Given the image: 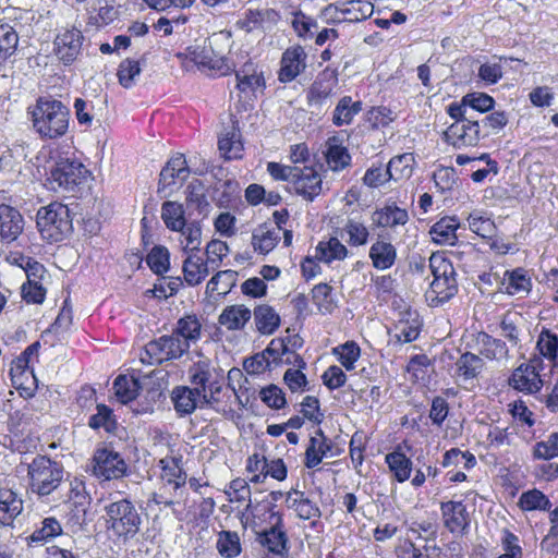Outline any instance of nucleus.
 <instances>
[{"instance_id":"obj_17","label":"nucleus","mask_w":558,"mask_h":558,"mask_svg":"<svg viewBox=\"0 0 558 558\" xmlns=\"http://www.w3.org/2000/svg\"><path fill=\"white\" fill-rule=\"evenodd\" d=\"M24 219L21 213L9 205H0V239L4 243L14 242L23 232Z\"/></svg>"},{"instance_id":"obj_55","label":"nucleus","mask_w":558,"mask_h":558,"mask_svg":"<svg viewBox=\"0 0 558 558\" xmlns=\"http://www.w3.org/2000/svg\"><path fill=\"white\" fill-rule=\"evenodd\" d=\"M519 506L524 511H548L551 507V502L541 490L531 489L521 495Z\"/></svg>"},{"instance_id":"obj_20","label":"nucleus","mask_w":558,"mask_h":558,"mask_svg":"<svg viewBox=\"0 0 558 558\" xmlns=\"http://www.w3.org/2000/svg\"><path fill=\"white\" fill-rule=\"evenodd\" d=\"M328 168L333 172L344 170L351 165V155L339 137H329L324 153Z\"/></svg>"},{"instance_id":"obj_40","label":"nucleus","mask_w":558,"mask_h":558,"mask_svg":"<svg viewBox=\"0 0 558 558\" xmlns=\"http://www.w3.org/2000/svg\"><path fill=\"white\" fill-rule=\"evenodd\" d=\"M330 444L322 429H318L315 436L311 437L305 451V466L313 469L317 466L326 453L330 450Z\"/></svg>"},{"instance_id":"obj_59","label":"nucleus","mask_w":558,"mask_h":558,"mask_svg":"<svg viewBox=\"0 0 558 558\" xmlns=\"http://www.w3.org/2000/svg\"><path fill=\"white\" fill-rule=\"evenodd\" d=\"M62 533V526L56 518H46L41 522V526L36 529L31 535L29 541L32 543H43L60 535Z\"/></svg>"},{"instance_id":"obj_37","label":"nucleus","mask_w":558,"mask_h":558,"mask_svg":"<svg viewBox=\"0 0 558 558\" xmlns=\"http://www.w3.org/2000/svg\"><path fill=\"white\" fill-rule=\"evenodd\" d=\"M385 461L397 482L403 483L410 478L413 463L399 448L386 454Z\"/></svg>"},{"instance_id":"obj_2","label":"nucleus","mask_w":558,"mask_h":558,"mask_svg":"<svg viewBox=\"0 0 558 558\" xmlns=\"http://www.w3.org/2000/svg\"><path fill=\"white\" fill-rule=\"evenodd\" d=\"M31 114L34 130L44 140L59 138L68 131L70 111L60 100L39 97Z\"/></svg>"},{"instance_id":"obj_31","label":"nucleus","mask_w":558,"mask_h":558,"mask_svg":"<svg viewBox=\"0 0 558 558\" xmlns=\"http://www.w3.org/2000/svg\"><path fill=\"white\" fill-rule=\"evenodd\" d=\"M459 222L456 217H444L429 230L432 240L440 245H454L458 241Z\"/></svg>"},{"instance_id":"obj_54","label":"nucleus","mask_w":558,"mask_h":558,"mask_svg":"<svg viewBox=\"0 0 558 558\" xmlns=\"http://www.w3.org/2000/svg\"><path fill=\"white\" fill-rule=\"evenodd\" d=\"M19 35L9 24H0V64L11 58L17 48Z\"/></svg>"},{"instance_id":"obj_36","label":"nucleus","mask_w":558,"mask_h":558,"mask_svg":"<svg viewBox=\"0 0 558 558\" xmlns=\"http://www.w3.org/2000/svg\"><path fill=\"white\" fill-rule=\"evenodd\" d=\"M362 109L361 101H353L352 97L343 96L333 109L332 123L336 126L350 125Z\"/></svg>"},{"instance_id":"obj_64","label":"nucleus","mask_w":558,"mask_h":558,"mask_svg":"<svg viewBox=\"0 0 558 558\" xmlns=\"http://www.w3.org/2000/svg\"><path fill=\"white\" fill-rule=\"evenodd\" d=\"M291 24L298 36L303 39L312 38L318 29L317 22L301 11L293 14Z\"/></svg>"},{"instance_id":"obj_18","label":"nucleus","mask_w":558,"mask_h":558,"mask_svg":"<svg viewBox=\"0 0 558 558\" xmlns=\"http://www.w3.org/2000/svg\"><path fill=\"white\" fill-rule=\"evenodd\" d=\"M445 526L452 534H463L469 526V514L462 501H446L440 505Z\"/></svg>"},{"instance_id":"obj_34","label":"nucleus","mask_w":558,"mask_h":558,"mask_svg":"<svg viewBox=\"0 0 558 558\" xmlns=\"http://www.w3.org/2000/svg\"><path fill=\"white\" fill-rule=\"evenodd\" d=\"M484 361L478 355L465 352L456 362V376L462 381L476 378L484 368Z\"/></svg>"},{"instance_id":"obj_5","label":"nucleus","mask_w":558,"mask_h":558,"mask_svg":"<svg viewBox=\"0 0 558 558\" xmlns=\"http://www.w3.org/2000/svg\"><path fill=\"white\" fill-rule=\"evenodd\" d=\"M62 463L47 456H37L27 466L28 488L39 499L50 496L63 483Z\"/></svg>"},{"instance_id":"obj_62","label":"nucleus","mask_w":558,"mask_h":558,"mask_svg":"<svg viewBox=\"0 0 558 558\" xmlns=\"http://www.w3.org/2000/svg\"><path fill=\"white\" fill-rule=\"evenodd\" d=\"M349 235L348 243L352 246H361L367 243L369 231L367 227L355 219H349L343 227Z\"/></svg>"},{"instance_id":"obj_48","label":"nucleus","mask_w":558,"mask_h":558,"mask_svg":"<svg viewBox=\"0 0 558 558\" xmlns=\"http://www.w3.org/2000/svg\"><path fill=\"white\" fill-rule=\"evenodd\" d=\"M216 548L223 558H235L242 551L238 532L221 531L217 535Z\"/></svg>"},{"instance_id":"obj_42","label":"nucleus","mask_w":558,"mask_h":558,"mask_svg":"<svg viewBox=\"0 0 558 558\" xmlns=\"http://www.w3.org/2000/svg\"><path fill=\"white\" fill-rule=\"evenodd\" d=\"M407 318H400L395 325L393 338L398 343L414 341L420 335L421 324L416 314H407Z\"/></svg>"},{"instance_id":"obj_60","label":"nucleus","mask_w":558,"mask_h":558,"mask_svg":"<svg viewBox=\"0 0 558 558\" xmlns=\"http://www.w3.org/2000/svg\"><path fill=\"white\" fill-rule=\"evenodd\" d=\"M332 353L338 356V361L347 371H351L354 368V363L360 357L361 350L355 342L348 341L333 348Z\"/></svg>"},{"instance_id":"obj_9","label":"nucleus","mask_w":558,"mask_h":558,"mask_svg":"<svg viewBox=\"0 0 558 558\" xmlns=\"http://www.w3.org/2000/svg\"><path fill=\"white\" fill-rule=\"evenodd\" d=\"M128 464L122 456L111 447H100L94 451L90 461L92 474L102 481L119 480L128 474Z\"/></svg>"},{"instance_id":"obj_25","label":"nucleus","mask_w":558,"mask_h":558,"mask_svg":"<svg viewBox=\"0 0 558 558\" xmlns=\"http://www.w3.org/2000/svg\"><path fill=\"white\" fill-rule=\"evenodd\" d=\"M236 87L241 93H256L265 87V80L263 73L257 70V66L252 62H246L235 73Z\"/></svg>"},{"instance_id":"obj_50","label":"nucleus","mask_w":558,"mask_h":558,"mask_svg":"<svg viewBox=\"0 0 558 558\" xmlns=\"http://www.w3.org/2000/svg\"><path fill=\"white\" fill-rule=\"evenodd\" d=\"M186 205L194 207L198 214L206 215L208 211L209 203L206 198L205 186L202 181L194 179L186 187Z\"/></svg>"},{"instance_id":"obj_13","label":"nucleus","mask_w":558,"mask_h":558,"mask_svg":"<svg viewBox=\"0 0 558 558\" xmlns=\"http://www.w3.org/2000/svg\"><path fill=\"white\" fill-rule=\"evenodd\" d=\"M82 43L83 35L80 29H63L54 38L53 52L64 64H70L80 54Z\"/></svg>"},{"instance_id":"obj_47","label":"nucleus","mask_w":558,"mask_h":558,"mask_svg":"<svg viewBox=\"0 0 558 558\" xmlns=\"http://www.w3.org/2000/svg\"><path fill=\"white\" fill-rule=\"evenodd\" d=\"M536 351L554 365L558 359V333L543 328L536 341Z\"/></svg>"},{"instance_id":"obj_15","label":"nucleus","mask_w":558,"mask_h":558,"mask_svg":"<svg viewBox=\"0 0 558 558\" xmlns=\"http://www.w3.org/2000/svg\"><path fill=\"white\" fill-rule=\"evenodd\" d=\"M190 175V168L183 154L172 156L161 169L158 192L181 186Z\"/></svg>"},{"instance_id":"obj_63","label":"nucleus","mask_w":558,"mask_h":558,"mask_svg":"<svg viewBox=\"0 0 558 558\" xmlns=\"http://www.w3.org/2000/svg\"><path fill=\"white\" fill-rule=\"evenodd\" d=\"M141 66L138 61L132 59L123 60L118 70L119 83L124 88H131L135 84L136 77L141 74Z\"/></svg>"},{"instance_id":"obj_39","label":"nucleus","mask_w":558,"mask_h":558,"mask_svg":"<svg viewBox=\"0 0 558 558\" xmlns=\"http://www.w3.org/2000/svg\"><path fill=\"white\" fill-rule=\"evenodd\" d=\"M476 341L480 345L481 355L488 360L500 361L508 356L509 349L506 342L500 339L494 338L486 332H480Z\"/></svg>"},{"instance_id":"obj_26","label":"nucleus","mask_w":558,"mask_h":558,"mask_svg":"<svg viewBox=\"0 0 558 558\" xmlns=\"http://www.w3.org/2000/svg\"><path fill=\"white\" fill-rule=\"evenodd\" d=\"M23 511V500L11 489H0V525L10 526Z\"/></svg>"},{"instance_id":"obj_35","label":"nucleus","mask_w":558,"mask_h":558,"mask_svg":"<svg viewBox=\"0 0 558 558\" xmlns=\"http://www.w3.org/2000/svg\"><path fill=\"white\" fill-rule=\"evenodd\" d=\"M369 258L376 269H389L397 258L396 247L390 242L376 241L369 248Z\"/></svg>"},{"instance_id":"obj_6","label":"nucleus","mask_w":558,"mask_h":558,"mask_svg":"<svg viewBox=\"0 0 558 558\" xmlns=\"http://www.w3.org/2000/svg\"><path fill=\"white\" fill-rule=\"evenodd\" d=\"M429 268L434 279L425 292V299L429 306L437 307L457 294L456 270L452 263L439 254H432Z\"/></svg>"},{"instance_id":"obj_43","label":"nucleus","mask_w":558,"mask_h":558,"mask_svg":"<svg viewBox=\"0 0 558 558\" xmlns=\"http://www.w3.org/2000/svg\"><path fill=\"white\" fill-rule=\"evenodd\" d=\"M202 325L196 316L187 315L180 318L177 322L175 327L172 332L180 339L185 340L189 344V349L191 344L196 342L201 337Z\"/></svg>"},{"instance_id":"obj_11","label":"nucleus","mask_w":558,"mask_h":558,"mask_svg":"<svg viewBox=\"0 0 558 558\" xmlns=\"http://www.w3.org/2000/svg\"><path fill=\"white\" fill-rule=\"evenodd\" d=\"M86 172L85 167L81 162L63 159L58 161L51 169L48 180L51 189L54 191L58 189L73 191L82 182Z\"/></svg>"},{"instance_id":"obj_44","label":"nucleus","mask_w":558,"mask_h":558,"mask_svg":"<svg viewBox=\"0 0 558 558\" xmlns=\"http://www.w3.org/2000/svg\"><path fill=\"white\" fill-rule=\"evenodd\" d=\"M161 219L169 230H182L186 225L183 205L172 201L165 202L161 206Z\"/></svg>"},{"instance_id":"obj_49","label":"nucleus","mask_w":558,"mask_h":558,"mask_svg":"<svg viewBox=\"0 0 558 558\" xmlns=\"http://www.w3.org/2000/svg\"><path fill=\"white\" fill-rule=\"evenodd\" d=\"M140 388L138 379L134 376L119 375L113 381L114 395L121 403L133 401Z\"/></svg>"},{"instance_id":"obj_51","label":"nucleus","mask_w":558,"mask_h":558,"mask_svg":"<svg viewBox=\"0 0 558 558\" xmlns=\"http://www.w3.org/2000/svg\"><path fill=\"white\" fill-rule=\"evenodd\" d=\"M280 239L279 229L258 228L253 232L252 245L256 252L267 254L272 251Z\"/></svg>"},{"instance_id":"obj_58","label":"nucleus","mask_w":558,"mask_h":558,"mask_svg":"<svg viewBox=\"0 0 558 558\" xmlns=\"http://www.w3.org/2000/svg\"><path fill=\"white\" fill-rule=\"evenodd\" d=\"M226 494L230 502L245 504V510L251 508V487L248 483L241 477L234 478L230 482Z\"/></svg>"},{"instance_id":"obj_16","label":"nucleus","mask_w":558,"mask_h":558,"mask_svg":"<svg viewBox=\"0 0 558 558\" xmlns=\"http://www.w3.org/2000/svg\"><path fill=\"white\" fill-rule=\"evenodd\" d=\"M181 458L167 457L160 460L161 481L163 490L172 488L174 496L181 495V488L186 483V474L181 465Z\"/></svg>"},{"instance_id":"obj_23","label":"nucleus","mask_w":558,"mask_h":558,"mask_svg":"<svg viewBox=\"0 0 558 558\" xmlns=\"http://www.w3.org/2000/svg\"><path fill=\"white\" fill-rule=\"evenodd\" d=\"M26 266L28 267L26 269L27 281L21 287L22 298L26 303L41 304L46 296V290L36 279V272L43 270V266L37 262L31 265L29 260Z\"/></svg>"},{"instance_id":"obj_45","label":"nucleus","mask_w":558,"mask_h":558,"mask_svg":"<svg viewBox=\"0 0 558 558\" xmlns=\"http://www.w3.org/2000/svg\"><path fill=\"white\" fill-rule=\"evenodd\" d=\"M342 20L349 23L361 22L373 14L374 7L368 1L351 0L340 3Z\"/></svg>"},{"instance_id":"obj_52","label":"nucleus","mask_w":558,"mask_h":558,"mask_svg":"<svg viewBox=\"0 0 558 558\" xmlns=\"http://www.w3.org/2000/svg\"><path fill=\"white\" fill-rule=\"evenodd\" d=\"M522 318L517 313H507L500 322L501 336L510 343L511 347H518L521 342L522 330L520 325Z\"/></svg>"},{"instance_id":"obj_30","label":"nucleus","mask_w":558,"mask_h":558,"mask_svg":"<svg viewBox=\"0 0 558 558\" xmlns=\"http://www.w3.org/2000/svg\"><path fill=\"white\" fill-rule=\"evenodd\" d=\"M252 312L243 304L229 305L218 317V323L228 330L243 329L251 319Z\"/></svg>"},{"instance_id":"obj_10","label":"nucleus","mask_w":558,"mask_h":558,"mask_svg":"<svg viewBox=\"0 0 558 558\" xmlns=\"http://www.w3.org/2000/svg\"><path fill=\"white\" fill-rule=\"evenodd\" d=\"M175 57L181 60L182 66L187 71L197 66L215 71L218 75H227L233 69L227 59L216 57L213 49L205 46L189 47L184 52L177 53Z\"/></svg>"},{"instance_id":"obj_4","label":"nucleus","mask_w":558,"mask_h":558,"mask_svg":"<svg viewBox=\"0 0 558 558\" xmlns=\"http://www.w3.org/2000/svg\"><path fill=\"white\" fill-rule=\"evenodd\" d=\"M447 113L454 122L445 131V140L454 148L475 147L481 138L488 136V132H482L480 122L471 114H465L464 107L458 106V102H451Z\"/></svg>"},{"instance_id":"obj_29","label":"nucleus","mask_w":558,"mask_h":558,"mask_svg":"<svg viewBox=\"0 0 558 558\" xmlns=\"http://www.w3.org/2000/svg\"><path fill=\"white\" fill-rule=\"evenodd\" d=\"M274 14L275 11L270 9L248 8L238 19L235 27L245 33L263 29L264 23Z\"/></svg>"},{"instance_id":"obj_3","label":"nucleus","mask_w":558,"mask_h":558,"mask_svg":"<svg viewBox=\"0 0 558 558\" xmlns=\"http://www.w3.org/2000/svg\"><path fill=\"white\" fill-rule=\"evenodd\" d=\"M104 520L108 533L123 542L135 537L143 523L138 509L126 498L107 504L104 507Z\"/></svg>"},{"instance_id":"obj_14","label":"nucleus","mask_w":558,"mask_h":558,"mask_svg":"<svg viewBox=\"0 0 558 558\" xmlns=\"http://www.w3.org/2000/svg\"><path fill=\"white\" fill-rule=\"evenodd\" d=\"M307 54L300 45H294L284 50L280 61L278 78L281 83L292 82L306 69Z\"/></svg>"},{"instance_id":"obj_19","label":"nucleus","mask_w":558,"mask_h":558,"mask_svg":"<svg viewBox=\"0 0 558 558\" xmlns=\"http://www.w3.org/2000/svg\"><path fill=\"white\" fill-rule=\"evenodd\" d=\"M292 184L295 193L307 201H313L322 192V178L311 167L299 168Z\"/></svg>"},{"instance_id":"obj_1","label":"nucleus","mask_w":558,"mask_h":558,"mask_svg":"<svg viewBox=\"0 0 558 558\" xmlns=\"http://www.w3.org/2000/svg\"><path fill=\"white\" fill-rule=\"evenodd\" d=\"M192 387L178 386L172 390L171 400L180 416L192 414L196 408L216 409L220 402L222 383L215 376L208 361H198L189 369Z\"/></svg>"},{"instance_id":"obj_8","label":"nucleus","mask_w":558,"mask_h":558,"mask_svg":"<svg viewBox=\"0 0 558 558\" xmlns=\"http://www.w3.org/2000/svg\"><path fill=\"white\" fill-rule=\"evenodd\" d=\"M189 352V344L173 332L150 340L141 355V361L149 365H161L181 359Z\"/></svg>"},{"instance_id":"obj_33","label":"nucleus","mask_w":558,"mask_h":558,"mask_svg":"<svg viewBox=\"0 0 558 558\" xmlns=\"http://www.w3.org/2000/svg\"><path fill=\"white\" fill-rule=\"evenodd\" d=\"M288 508L293 509L296 515L303 520L319 518V508L304 496V493L292 489L286 494Z\"/></svg>"},{"instance_id":"obj_57","label":"nucleus","mask_w":558,"mask_h":558,"mask_svg":"<svg viewBox=\"0 0 558 558\" xmlns=\"http://www.w3.org/2000/svg\"><path fill=\"white\" fill-rule=\"evenodd\" d=\"M495 100L487 94L484 93H471L463 96L462 100L458 102V106L464 107V113L470 114L469 110H475L478 112H486L494 108Z\"/></svg>"},{"instance_id":"obj_38","label":"nucleus","mask_w":558,"mask_h":558,"mask_svg":"<svg viewBox=\"0 0 558 558\" xmlns=\"http://www.w3.org/2000/svg\"><path fill=\"white\" fill-rule=\"evenodd\" d=\"M253 315L256 329L262 335H272L280 326V316L270 305L256 306Z\"/></svg>"},{"instance_id":"obj_21","label":"nucleus","mask_w":558,"mask_h":558,"mask_svg":"<svg viewBox=\"0 0 558 558\" xmlns=\"http://www.w3.org/2000/svg\"><path fill=\"white\" fill-rule=\"evenodd\" d=\"M509 385L521 392L536 393L542 389L544 383L541 374H536L521 364L513 371L509 378Z\"/></svg>"},{"instance_id":"obj_46","label":"nucleus","mask_w":558,"mask_h":558,"mask_svg":"<svg viewBox=\"0 0 558 558\" xmlns=\"http://www.w3.org/2000/svg\"><path fill=\"white\" fill-rule=\"evenodd\" d=\"M347 255L348 248L337 238L322 241L316 247V258L327 264L333 260H343Z\"/></svg>"},{"instance_id":"obj_28","label":"nucleus","mask_w":558,"mask_h":558,"mask_svg":"<svg viewBox=\"0 0 558 558\" xmlns=\"http://www.w3.org/2000/svg\"><path fill=\"white\" fill-rule=\"evenodd\" d=\"M182 268L185 282L192 287L199 284L211 269L197 253L186 254Z\"/></svg>"},{"instance_id":"obj_41","label":"nucleus","mask_w":558,"mask_h":558,"mask_svg":"<svg viewBox=\"0 0 558 558\" xmlns=\"http://www.w3.org/2000/svg\"><path fill=\"white\" fill-rule=\"evenodd\" d=\"M415 165V158L412 153H404L395 156L390 159L387 165L388 175L393 181H401L411 178L413 168Z\"/></svg>"},{"instance_id":"obj_56","label":"nucleus","mask_w":558,"mask_h":558,"mask_svg":"<svg viewBox=\"0 0 558 558\" xmlns=\"http://www.w3.org/2000/svg\"><path fill=\"white\" fill-rule=\"evenodd\" d=\"M468 222L471 231L481 238L489 239L495 235V222L481 211H473L470 214Z\"/></svg>"},{"instance_id":"obj_61","label":"nucleus","mask_w":558,"mask_h":558,"mask_svg":"<svg viewBox=\"0 0 558 558\" xmlns=\"http://www.w3.org/2000/svg\"><path fill=\"white\" fill-rule=\"evenodd\" d=\"M88 426L93 429L102 427L106 432H113L117 427V422L113 418L112 410L105 404H98L97 413L89 417Z\"/></svg>"},{"instance_id":"obj_22","label":"nucleus","mask_w":558,"mask_h":558,"mask_svg":"<svg viewBox=\"0 0 558 558\" xmlns=\"http://www.w3.org/2000/svg\"><path fill=\"white\" fill-rule=\"evenodd\" d=\"M338 77L336 71L325 69L312 84L307 98L311 102L322 104L329 98L337 86Z\"/></svg>"},{"instance_id":"obj_27","label":"nucleus","mask_w":558,"mask_h":558,"mask_svg":"<svg viewBox=\"0 0 558 558\" xmlns=\"http://www.w3.org/2000/svg\"><path fill=\"white\" fill-rule=\"evenodd\" d=\"M28 364L26 355H20L11 362L9 374L15 389L31 390L35 384L36 378Z\"/></svg>"},{"instance_id":"obj_12","label":"nucleus","mask_w":558,"mask_h":558,"mask_svg":"<svg viewBox=\"0 0 558 558\" xmlns=\"http://www.w3.org/2000/svg\"><path fill=\"white\" fill-rule=\"evenodd\" d=\"M272 526L257 536L258 543L274 555L284 557L288 554V536L283 530L282 517L279 512H271Z\"/></svg>"},{"instance_id":"obj_7","label":"nucleus","mask_w":558,"mask_h":558,"mask_svg":"<svg viewBox=\"0 0 558 558\" xmlns=\"http://www.w3.org/2000/svg\"><path fill=\"white\" fill-rule=\"evenodd\" d=\"M36 222L43 239L50 243L62 241L73 228L68 206L58 202L41 207L37 211Z\"/></svg>"},{"instance_id":"obj_53","label":"nucleus","mask_w":558,"mask_h":558,"mask_svg":"<svg viewBox=\"0 0 558 558\" xmlns=\"http://www.w3.org/2000/svg\"><path fill=\"white\" fill-rule=\"evenodd\" d=\"M236 276V271L231 269L218 271L208 281L206 292L209 293L210 295H213L214 293H217L219 295L227 294L234 286Z\"/></svg>"},{"instance_id":"obj_32","label":"nucleus","mask_w":558,"mask_h":558,"mask_svg":"<svg viewBox=\"0 0 558 558\" xmlns=\"http://www.w3.org/2000/svg\"><path fill=\"white\" fill-rule=\"evenodd\" d=\"M531 279L522 268L506 271L501 281V290L510 295L524 296L531 291Z\"/></svg>"},{"instance_id":"obj_24","label":"nucleus","mask_w":558,"mask_h":558,"mask_svg":"<svg viewBox=\"0 0 558 558\" xmlns=\"http://www.w3.org/2000/svg\"><path fill=\"white\" fill-rule=\"evenodd\" d=\"M408 220V211L395 204L386 205L372 214L373 225L379 228L395 229L398 226H404Z\"/></svg>"}]
</instances>
